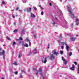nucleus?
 <instances>
[{"label": "nucleus", "instance_id": "774afa93", "mask_svg": "<svg viewBox=\"0 0 79 79\" xmlns=\"http://www.w3.org/2000/svg\"><path fill=\"white\" fill-rule=\"evenodd\" d=\"M11 11H13V10H11Z\"/></svg>", "mask_w": 79, "mask_h": 79}, {"label": "nucleus", "instance_id": "2eb2a0df", "mask_svg": "<svg viewBox=\"0 0 79 79\" xmlns=\"http://www.w3.org/2000/svg\"><path fill=\"white\" fill-rule=\"evenodd\" d=\"M72 55V52H71L69 53V56H71Z\"/></svg>", "mask_w": 79, "mask_h": 79}, {"label": "nucleus", "instance_id": "4c0bfd02", "mask_svg": "<svg viewBox=\"0 0 79 79\" xmlns=\"http://www.w3.org/2000/svg\"><path fill=\"white\" fill-rule=\"evenodd\" d=\"M40 74L41 75V76H43V75H44V74H43V73H40Z\"/></svg>", "mask_w": 79, "mask_h": 79}, {"label": "nucleus", "instance_id": "393cba45", "mask_svg": "<svg viewBox=\"0 0 79 79\" xmlns=\"http://www.w3.org/2000/svg\"><path fill=\"white\" fill-rule=\"evenodd\" d=\"M2 4H3V5H5V2L4 1H2Z\"/></svg>", "mask_w": 79, "mask_h": 79}, {"label": "nucleus", "instance_id": "bf43d9fd", "mask_svg": "<svg viewBox=\"0 0 79 79\" xmlns=\"http://www.w3.org/2000/svg\"><path fill=\"white\" fill-rule=\"evenodd\" d=\"M19 11L20 12H21V10H19Z\"/></svg>", "mask_w": 79, "mask_h": 79}, {"label": "nucleus", "instance_id": "473e14b6", "mask_svg": "<svg viewBox=\"0 0 79 79\" xmlns=\"http://www.w3.org/2000/svg\"><path fill=\"white\" fill-rule=\"evenodd\" d=\"M7 38L8 39V40H10V38H9V37H7Z\"/></svg>", "mask_w": 79, "mask_h": 79}, {"label": "nucleus", "instance_id": "09e8293b", "mask_svg": "<svg viewBox=\"0 0 79 79\" xmlns=\"http://www.w3.org/2000/svg\"><path fill=\"white\" fill-rule=\"evenodd\" d=\"M49 5H50V6H52V3H50Z\"/></svg>", "mask_w": 79, "mask_h": 79}, {"label": "nucleus", "instance_id": "8fccbe9b", "mask_svg": "<svg viewBox=\"0 0 79 79\" xmlns=\"http://www.w3.org/2000/svg\"><path fill=\"white\" fill-rule=\"evenodd\" d=\"M12 17H13V18H15V16H14V15H12Z\"/></svg>", "mask_w": 79, "mask_h": 79}, {"label": "nucleus", "instance_id": "c03bdc74", "mask_svg": "<svg viewBox=\"0 0 79 79\" xmlns=\"http://www.w3.org/2000/svg\"><path fill=\"white\" fill-rule=\"evenodd\" d=\"M19 9V7H17L16 10H18Z\"/></svg>", "mask_w": 79, "mask_h": 79}, {"label": "nucleus", "instance_id": "412c9836", "mask_svg": "<svg viewBox=\"0 0 79 79\" xmlns=\"http://www.w3.org/2000/svg\"><path fill=\"white\" fill-rule=\"evenodd\" d=\"M15 44H16V42L14 41L13 43V45H15Z\"/></svg>", "mask_w": 79, "mask_h": 79}, {"label": "nucleus", "instance_id": "6ab92c4d", "mask_svg": "<svg viewBox=\"0 0 79 79\" xmlns=\"http://www.w3.org/2000/svg\"><path fill=\"white\" fill-rule=\"evenodd\" d=\"M24 46H25V47H28V44H24Z\"/></svg>", "mask_w": 79, "mask_h": 79}, {"label": "nucleus", "instance_id": "b1692460", "mask_svg": "<svg viewBox=\"0 0 79 79\" xmlns=\"http://www.w3.org/2000/svg\"><path fill=\"white\" fill-rule=\"evenodd\" d=\"M19 40H23V38H22L21 37H20L19 38Z\"/></svg>", "mask_w": 79, "mask_h": 79}, {"label": "nucleus", "instance_id": "052dcab7", "mask_svg": "<svg viewBox=\"0 0 79 79\" xmlns=\"http://www.w3.org/2000/svg\"><path fill=\"white\" fill-rule=\"evenodd\" d=\"M19 11L20 12H21V10H19Z\"/></svg>", "mask_w": 79, "mask_h": 79}, {"label": "nucleus", "instance_id": "7ed1b4c3", "mask_svg": "<svg viewBox=\"0 0 79 79\" xmlns=\"http://www.w3.org/2000/svg\"><path fill=\"white\" fill-rule=\"evenodd\" d=\"M5 51L4 50L2 51V52H0V55L1 56L2 55L3 56V58L4 60H5V56H4V54H5Z\"/></svg>", "mask_w": 79, "mask_h": 79}, {"label": "nucleus", "instance_id": "a19ab883", "mask_svg": "<svg viewBox=\"0 0 79 79\" xmlns=\"http://www.w3.org/2000/svg\"><path fill=\"white\" fill-rule=\"evenodd\" d=\"M34 37H35V38H36V35H34Z\"/></svg>", "mask_w": 79, "mask_h": 79}, {"label": "nucleus", "instance_id": "2f4dec72", "mask_svg": "<svg viewBox=\"0 0 79 79\" xmlns=\"http://www.w3.org/2000/svg\"><path fill=\"white\" fill-rule=\"evenodd\" d=\"M35 52L34 53V54H36L37 53V50H35Z\"/></svg>", "mask_w": 79, "mask_h": 79}, {"label": "nucleus", "instance_id": "c85d7f7f", "mask_svg": "<svg viewBox=\"0 0 79 79\" xmlns=\"http://www.w3.org/2000/svg\"><path fill=\"white\" fill-rule=\"evenodd\" d=\"M66 43L65 42H62V45H64V44H65Z\"/></svg>", "mask_w": 79, "mask_h": 79}, {"label": "nucleus", "instance_id": "f3484780", "mask_svg": "<svg viewBox=\"0 0 79 79\" xmlns=\"http://www.w3.org/2000/svg\"><path fill=\"white\" fill-rule=\"evenodd\" d=\"M76 22H79V20H78V19H77V18H76Z\"/></svg>", "mask_w": 79, "mask_h": 79}, {"label": "nucleus", "instance_id": "a18cd8bd", "mask_svg": "<svg viewBox=\"0 0 79 79\" xmlns=\"http://www.w3.org/2000/svg\"><path fill=\"white\" fill-rule=\"evenodd\" d=\"M61 48H63H63H63V46H61Z\"/></svg>", "mask_w": 79, "mask_h": 79}, {"label": "nucleus", "instance_id": "0e129e2a", "mask_svg": "<svg viewBox=\"0 0 79 79\" xmlns=\"http://www.w3.org/2000/svg\"><path fill=\"white\" fill-rule=\"evenodd\" d=\"M16 24V23H14V24Z\"/></svg>", "mask_w": 79, "mask_h": 79}, {"label": "nucleus", "instance_id": "79ce46f5", "mask_svg": "<svg viewBox=\"0 0 79 79\" xmlns=\"http://www.w3.org/2000/svg\"><path fill=\"white\" fill-rule=\"evenodd\" d=\"M64 64H66L67 63V61H65Z\"/></svg>", "mask_w": 79, "mask_h": 79}, {"label": "nucleus", "instance_id": "58836bf2", "mask_svg": "<svg viewBox=\"0 0 79 79\" xmlns=\"http://www.w3.org/2000/svg\"><path fill=\"white\" fill-rule=\"evenodd\" d=\"M31 42H29V46H30L31 45Z\"/></svg>", "mask_w": 79, "mask_h": 79}, {"label": "nucleus", "instance_id": "7c9ffc66", "mask_svg": "<svg viewBox=\"0 0 79 79\" xmlns=\"http://www.w3.org/2000/svg\"><path fill=\"white\" fill-rule=\"evenodd\" d=\"M74 64H76V65H77V62H74Z\"/></svg>", "mask_w": 79, "mask_h": 79}, {"label": "nucleus", "instance_id": "aec40b11", "mask_svg": "<svg viewBox=\"0 0 79 79\" xmlns=\"http://www.w3.org/2000/svg\"><path fill=\"white\" fill-rule=\"evenodd\" d=\"M60 54L61 55H63V51H60Z\"/></svg>", "mask_w": 79, "mask_h": 79}, {"label": "nucleus", "instance_id": "49530a36", "mask_svg": "<svg viewBox=\"0 0 79 79\" xmlns=\"http://www.w3.org/2000/svg\"><path fill=\"white\" fill-rule=\"evenodd\" d=\"M39 6L41 8V9H43L42 8V6Z\"/></svg>", "mask_w": 79, "mask_h": 79}, {"label": "nucleus", "instance_id": "20e7f679", "mask_svg": "<svg viewBox=\"0 0 79 79\" xmlns=\"http://www.w3.org/2000/svg\"><path fill=\"white\" fill-rule=\"evenodd\" d=\"M26 10H27L26 11H27L28 13H29V12H31L32 10V8L31 7H29V9L28 8H26Z\"/></svg>", "mask_w": 79, "mask_h": 79}, {"label": "nucleus", "instance_id": "680f3d73", "mask_svg": "<svg viewBox=\"0 0 79 79\" xmlns=\"http://www.w3.org/2000/svg\"><path fill=\"white\" fill-rule=\"evenodd\" d=\"M1 79H4V78H3V77H2Z\"/></svg>", "mask_w": 79, "mask_h": 79}, {"label": "nucleus", "instance_id": "de8ad7c7", "mask_svg": "<svg viewBox=\"0 0 79 79\" xmlns=\"http://www.w3.org/2000/svg\"><path fill=\"white\" fill-rule=\"evenodd\" d=\"M22 72H23V73H25V72L24 70H21Z\"/></svg>", "mask_w": 79, "mask_h": 79}, {"label": "nucleus", "instance_id": "5701e85b", "mask_svg": "<svg viewBox=\"0 0 79 79\" xmlns=\"http://www.w3.org/2000/svg\"><path fill=\"white\" fill-rule=\"evenodd\" d=\"M50 48V44H48V48Z\"/></svg>", "mask_w": 79, "mask_h": 79}, {"label": "nucleus", "instance_id": "72a5a7b5", "mask_svg": "<svg viewBox=\"0 0 79 79\" xmlns=\"http://www.w3.org/2000/svg\"><path fill=\"white\" fill-rule=\"evenodd\" d=\"M18 72L17 71H16V72H15V74H18Z\"/></svg>", "mask_w": 79, "mask_h": 79}, {"label": "nucleus", "instance_id": "c756f323", "mask_svg": "<svg viewBox=\"0 0 79 79\" xmlns=\"http://www.w3.org/2000/svg\"><path fill=\"white\" fill-rule=\"evenodd\" d=\"M62 60L63 61H65V59H64V57H62Z\"/></svg>", "mask_w": 79, "mask_h": 79}, {"label": "nucleus", "instance_id": "9b49d317", "mask_svg": "<svg viewBox=\"0 0 79 79\" xmlns=\"http://www.w3.org/2000/svg\"><path fill=\"white\" fill-rule=\"evenodd\" d=\"M31 17H33L34 18H35V15H34V14H32V13H31Z\"/></svg>", "mask_w": 79, "mask_h": 79}, {"label": "nucleus", "instance_id": "cd10ccee", "mask_svg": "<svg viewBox=\"0 0 79 79\" xmlns=\"http://www.w3.org/2000/svg\"><path fill=\"white\" fill-rule=\"evenodd\" d=\"M41 15H44V12L42 11V12H41Z\"/></svg>", "mask_w": 79, "mask_h": 79}, {"label": "nucleus", "instance_id": "f257e3e1", "mask_svg": "<svg viewBox=\"0 0 79 79\" xmlns=\"http://www.w3.org/2000/svg\"><path fill=\"white\" fill-rule=\"evenodd\" d=\"M52 54H51V56H50V59L51 60H53L55 58V57L53 56V54L55 55L56 56H57L58 55V53L57 52H56L55 50H54L52 52Z\"/></svg>", "mask_w": 79, "mask_h": 79}, {"label": "nucleus", "instance_id": "ddd939ff", "mask_svg": "<svg viewBox=\"0 0 79 79\" xmlns=\"http://www.w3.org/2000/svg\"><path fill=\"white\" fill-rule=\"evenodd\" d=\"M13 32L15 33L17 32H18V29H15L13 31Z\"/></svg>", "mask_w": 79, "mask_h": 79}, {"label": "nucleus", "instance_id": "6e6552de", "mask_svg": "<svg viewBox=\"0 0 79 79\" xmlns=\"http://www.w3.org/2000/svg\"><path fill=\"white\" fill-rule=\"evenodd\" d=\"M73 66L71 67L70 68V69H71V70H72V71H73L74 70V65H72Z\"/></svg>", "mask_w": 79, "mask_h": 79}, {"label": "nucleus", "instance_id": "9d476101", "mask_svg": "<svg viewBox=\"0 0 79 79\" xmlns=\"http://www.w3.org/2000/svg\"><path fill=\"white\" fill-rule=\"evenodd\" d=\"M25 32L24 31V30L23 29L22 31V33H21V35H22L23 34H24Z\"/></svg>", "mask_w": 79, "mask_h": 79}, {"label": "nucleus", "instance_id": "5fc2aeb1", "mask_svg": "<svg viewBox=\"0 0 79 79\" xmlns=\"http://www.w3.org/2000/svg\"><path fill=\"white\" fill-rule=\"evenodd\" d=\"M56 19H57V20H58V19H57V18H56Z\"/></svg>", "mask_w": 79, "mask_h": 79}, {"label": "nucleus", "instance_id": "4468645a", "mask_svg": "<svg viewBox=\"0 0 79 79\" xmlns=\"http://www.w3.org/2000/svg\"><path fill=\"white\" fill-rule=\"evenodd\" d=\"M78 69L77 70L78 71L77 72V73H78L79 74V64L78 65Z\"/></svg>", "mask_w": 79, "mask_h": 79}, {"label": "nucleus", "instance_id": "e433bc0d", "mask_svg": "<svg viewBox=\"0 0 79 79\" xmlns=\"http://www.w3.org/2000/svg\"><path fill=\"white\" fill-rule=\"evenodd\" d=\"M34 10H37V8H36L35 7L34 8Z\"/></svg>", "mask_w": 79, "mask_h": 79}, {"label": "nucleus", "instance_id": "13d9d810", "mask_svg": "<svg viewBox=\"0 0 79 79\" xmlns=\"http://www.w3.org/2000/svg\"><path fill=\"white\" fill-rule=\"evenodd\" d=\"M3 46H5V45L4 44V45H3Z\"/></svg>", "mask_w": 79, "mask_h": 79}, {"label": "nucleus", "instance_id": "f8f14e48", "mask_svg": "<svg viewBox=\"0 0 79 79\" xmlns=\"http://www.w3.org/2000/svg\"><path fill=\"white\" fill-rule=\"evenodd\" d=\"M36 73H35V75H36V76H37L38 75V74H39V73H38V71H36Z\"/></svg>", "mask_w": 79, "mask_h": 79}, {"label": "nucleus", "instance_id": "338daca9", "mask_svg": "<svg viewBox=\"0 0 79 79\" xmlns=\"http://www.w3.org/2000/svg\"><path fill=\"white\" fill-rule=\"evenodd\" d=\"M61 2V0H60Z\"/></svg>", "mask_w": 79, "mask_h": 79}, {"label": "nucleus", "instance_id": "6e6d98bb", "mask_svg": "<svg viewBox=\"0 0 79 79\" xmlns=\"http://www.w3.org/2000/svg\"><path fill=\"white\" fill-rule=\"evenodd\" d=\"M24 11H26V9H24Z\"/></svg>", "mask_w": 79, "mask_h": 79}, {"label": "nucleus", "instance_id": "69168bd1", "mask_svg": "<svg viewBox=\"0 0 79 79\" xmlns=\"http://www.w3.org/2000/svg\"><path fill=\"white\" fill-rule=\"evenodd\" d=\"M43 79H44V77H43Z\"/></svg>", "mask_w": 79, "mask_h": 79}, {"label": "nucleus", "instance_id": "ea45409f", "mask_svg": "<svg viewBox=\"0 0 79 79\" xmlns=\"http://www.w3.org/2000/svg\"><path fill=\"white\" fill-rule=\"evenodd\" d=\"M33 70H35V71H37V69H35V68H33Z\"/></svg>", "mask_w": 79, "mask_h": 79}, {"label": "nucleus", "instance_id": "e2e57ef3", "mask_svg": "<svg viewBox=\"0 0 79 79\" xmlns=\"http://www.w3.org/2000/svg\"><path fill=\"white\" fill-rule=\"evenodd\" d=\"M76 36H78V35H76Z\"/></svg>", "mask_w": 79, "mask_h": 79}, {"label": "nucleus", "instance_id": "1a4fd4ad", "mask_svg": "<svg viewBox=\"0 0 79 79\" xmlns=\"http://www.w3.org/2000/svg\"><path fill=\"white\" fill-rule=\"evenodd\" d=\"M21 56H23V54L20 53L18 57L19 58Z\"/></svg>", "mask_w": 79, "mask_h": 79}, {"label": "nucleus", "instance_id": "4be33fe9", "mask_svg": "<svg viewBox=\"0 0 79 79\" xmlns=\"http://www.w3.org/2000/svg\"><path fill=\"white\" fill-rule=\"evenodd\" d=\"M42 70L41 68H40L39 69V71H40V72H42Z\"/></svg>", "mask_w": 79, "mask_h": 79}, {"label": "nucleus", "instance_id": "37998d69", "mask_svg": "<svg viewBox=\"0 0 79 79\" xmlns=\"http://www.w3.org/2000/svg\"><path fill=\"white\" fill-rule=\"evenodd\" d=\"M53 24H56V23H55V22H53Z\"/></svg>", "mask_w": 79, "mask_h": 79}, {"label": "nucleus", "instance_id": "c9c22d12", "mask_svg": "<svg viewBox=\"0 0 79 79\" xmlns=\"http://www.w3.org/2000/svg\"><path fill=\"white\" fill-rule=\"evenodd\" d=\"M20 77L21 78H22V77H23V75H20Z\"/></svg>", "mask_w": 79, "mask_h": 79}, {"label": "nucleus", "instance_id": "423d86ee", "mask_svg": "<svg viewBox=\"0 0 79 79\" xmlns=\"http://www.w3.org/2000/svg\"><path fill=\"white\" fill-rule=\"evenodd\" d=\"M69 46L68 45V44H66V48L67 51H68V50H69Z\"/></svg>", "mask_w": 79, "mask_h": 79}, {"label": "nucleus", "instance_id": "bb28decb", "mask_svg": "<svg viewBox=\"0 0 79 79\" xmlns=\"http://www.w3.org/2000/svg\"><path fill=\"white\" fill-rule=\"evenodd\" d=\"M14 64H15V65H17V63H16V62H15Z\"/></svg>", "mask_w": 79, "mask_h": 79}, {"label": "nucleus", "instance_id": "a878e982", "mask_svg": "<svg viewBox=\"0 0 79 79\" xmlns=\"http://www.w3.org/2000/svg\"><path fill=\"white\" fill-rule=\"evenodd\" d=\"M59 39H61V35H60L59 36Z\"/></svg>", "mask_w": 79, "mask_h": 79}, {"label": "nucleus", "instance_id": "a211bd4d", "mask_svg": "<svg viewBox=\"0 0 79 79\" xmlns=\"http://www.w3.org/2000/svg\"><path fill=\"white\" fill-rule=\"evenodd\" d=\"M32 52H30L29 53V55H30V56H31V55H32Z\"/></svg>", "mask_w": 79, "mask_h": 79}, {"label": "nucleus", "instance_id": "3c124183", "mask_svg": "<svg viewBox=\"0 0 79 79\" xmlns=\"http://www.w3.org/2000/svg\"><path fill=\"white\" fill-rule=\"evenodd\" d=\"M16 17H17V16H18V14H16Z\"/></svg>", "mask_w": 79, "mask_h": 79}, {"label": "nucleus", "instance_id": "603ef678", "mask_svg": "<svg viewBox=\"0 0 79 79\" xmlns=\"http://www.w3.org/2000/svg\"><path fill=\"white\" fill-rule=\"evenodd\" d=\"M10 71H12V69H10Z\"/></svg>", "mask_w": 79, "mask_h": 79}, {"label": "nucleus", "instance_id": "864d4df0", "mask_svg": "<svg viewBox=\"0 0 79 79\" xmlns=\"http://www.w3.org/2000/svg\"><path fill=\"white\" fill-rule=\"evenodd\" d=\"M17 41H19V40L18 39H17Z\"/></svg>", "mask_w": 79, "mask_h": 79}, {"label": "nucleus", "instance_id": "dca6fc26", "mask_svg": "<svg viewBox=\"0 0 79 79\" xmlns=\"http://www.w3.org/2000/svg\"><path fill=\"white\" fill-rule=\"evenodd\" d=\"M26 40H27V41H28V42H30V40H29V39L28 38H27L26 39Z\"/></svg>", "mask_w": 79, "mask_h": 79}, {"label": "nucleus", "instance_id": "f03ea898", "mask_svg": "<svg viewBox=\"0 0 79 79\" xmlns=\"http://www.w3.org/2000/svg\"><path fill=\"white\" fill-rule=\"evenodd\" d=\"M67 8L68 10V11L69 12L70 14V16L71 18H74V14H73V13L71 11V7L70 5H68L67 6Z\"/></svg>", "mask_w": 79, "mask_h": 79}, {"label": "nucleus", "instance_id": "39448f33", "mask_svg": "<svg viewBox=\"0 0 79 79\" xmlns=\"http://www.w3.org/2000/svg\"><path fill=\"white\" fill-rule=\"evenodd\" d=\"M47 58H44L43 60L42 61V63L45 64L47 62Z\"/></svg>", "mask_w": 79, "mask_h": 79}, {"label": "nucleus", "instance_id": "f704fd0d", "mask_svg": "<svg viewBox=\"0 0 79 79\" xmlns=\"http://www.w3.org/2000/svg\"><path fill=\"white\" fill-rule=\"evenodd\" d=\"M76 25H79V22H77Z\"/></svg>", "mask_w": 79, "mask_h": 79}, {"label": "nucleus", "instance_id": "4d7b16f0", "mask_svg": "<svg viewBox=\"0 0 79 79\" xmlns=\"http://www.w3.org/2000/svg\"><path fill=\"white\" fill-rule=\"evenodd\" d=\"M20 12L21 13H23V10H21V11Z\"/></svg>", "mask_w": 79, "mask_h": 79}, {"label": "nucleus", "instance_id": "0eeeda50", "mask_svg": "<svg viewBox=\"0 0 79 79\" xmlns=\"http://www.w3.org/2000/svg\"><path fill=\"white\" fill-rule=\"evenodd\" d=\"M71 39H72V41H74L76 40V38L74 37H72L70 38Z\"/></svg>", "mask_w": 79, "mask_h": 79}]
</instances>
